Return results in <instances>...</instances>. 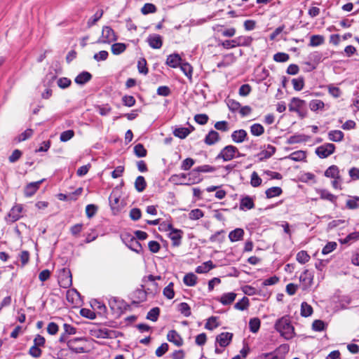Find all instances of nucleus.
<instances>
[{
	"instance_id": "44",
	"label": "nucleus",
	"mask_w": 359,
	"mask_h": 359,
	"mask_svg": "<svg viewBox=\"0 0 359 359\" xmlns=\"http://www.w3.org/2000/svg\"><path fill=\"white\" fill-rule=\"evenodd\" d=\"M72 81L70 79L67 77H57V86L61 89H65L70 86Z\"/></svg>"
},
{
	"instance_id": "58",
	"label": "nucleus",
	"mask_w": 359,
	"mask_h": 359,
	"mask_svg": "<svg viewBox=\"0 0 359 359\" xmlns=\"http://www.w3.org/2000/svg\"><path fill=\"white\" fill-rule=\"evenodd\" d=\"M292 83L293 85L294 90H302L304 86V80L302 76H299L297 79H292Z\"/></svg>"
},
{
	"instance_id": "61",
	"label": "nucleus",
	"mask_w": 359,
	"mask_h": 359,
	"mask_svg": "<svg viewBox=\"0 0 359 359\" xmlns=\"http://www.w3.org/2000/svg\"><path fill=\"white\" fill-rule=\"evenodd\" d=\"M137 69L140 74H147L148 73V68L147 67V61L144 58H141L137 62Z\"/></svg>"
},
{
	"instance_id": "55",
	"label": "nucleus",
	"mask_w": 359,
	"mask_h": 359,
	"mask_svg": "<svg viewBox=\"0 0 359 359\" xmlns=\"http://www.w3.org/2000/svg\"><path fill=\"white\" fill-rule=\"evenodd\" d=\"M189 130L187 128H178L174 130V135L181 139L185 138L189 134Z\"/></svg>"
},
{
	"instance_id": "27",
	"label": "nucleus",
	"mask_w": 359,
	"mask_h": 359,
	"mask_svg": "<svg viewBox=\"0 0 359 359\" xmlns=\"http://www.w3.org/2000/svg\"><path fill=\"white\" fill-rule=\"evenodd\" d=\"M127 46L128 45L125 43L116 42L111 45V50L114 55H118L126 50Z\"/></svg>"
},
{
	"instance_id": "39",
	"label": "nucleus",
	"mask_w": 359,
	"mask_h": 359,
	"mask_svg": "<svg viewBox=\"0 0 359 359\" xmlns=\"http://www.w3.org/2000/svg\"><path fill=\"white\" fill-rule=\"evenodd\" d=\"M103 11L102 10H98L87 22V26L88 28L91 27L92 26L95 25L97 21L102 17L103 15Z\"/></svg>"
},
{
	"instance_id": "11",
	"label": "nucleus",
	"mask_w": 359,
	"mask_h": 359,
	"mask_svg": "<svg viewBox=\"0 0 359 359\" xmlns=\"http://www.w3.org/2000/svg\"><path fill=\"white\" fill-rule=\"evenodd\" d=\"M92 77L93 76L89 72L83 71L75 77L74 82L79 86L82 87L90 81Z\"/></svg>"
},
{
	"instance_id": "30",
	"label": "nucleus",
	"mask_w": 359,
	"mask_h": 359,
	"mask_svg": "<svg viewBox=\"0 0 359 359\" xmlns=\"http://www.w3.org/2000/svg\"><path fill=\"white\" fill-rule=\"evenodd\" d=\"M96 336L102 339H111L115 337V332L107 328H102L97 330Z\"/></svg>"
},
{
	"instance_id": "37",
	"label": "nucleus",
	"mask_w": 359,
	"mask_h": 359,
	"mask_svg": "<svg viewBox=\"0 0 359 359\" xmlns=\"http://www.w3.org/2000/svg\"><path fill=\"white\" fill-rule=\"evenodd\" d=\"M147 187V182L143 176H138L135 182V189L138 192H142Z\"/></svg>"
},
{
	"instance_id": "20",
	"label": "nucleus",
	"mask_w": 359,
	"mask_h": 359,
	"mask_svg": "<svg viewBox=\"0 0 359 359\" xmlns=\"http://www.w3.org/2000/svg\"><path fill=\"white\" fill-rule=\"evenodd\" d=\"M43 180L28 184L25 189V195L27 197L33 196L39 189V186Z\"/></svg>"
},
{
	"instance_id": "46",
	"label": "nucleus",
	"mask_w": 359,
	"mask_h": 359,
	"mask_svg": "<svg viewBox=\"0 0 359 359\" xmlns=\"http://www.w3.org/2000/svg\"><path fill=\"white\" fill-rule=\"evenodd\" d=\"M250 133L255 136H260L264 133V128L259 123H254L250 126Z\"/></svg>"
},
{
	"instance_id": "4",
	"label": "nucleus",
	"mask_w": 359,
	"mask_h": 359,
	"mask_svg": "<svg viewBox=\"0 0 359 359\" xmlns=\"http://www.w3.org/2000/svg\"><path fill=\"white\" fill-rule=\"evenodd\" d=\"M121 239L126 245L131 250L137 253L142 252V247L135 236L126 233L121 235Z\"/></svg>"
},
{
	"instance_id": "42",
	"label": "nucleus",
	"mask_w": 359,
	"mask_h": 359,
	"mask_svg": "<svg viewBox=\"0 0 359 359\" xmlns=\"http://www.w3.org/2000/svg\"><path fill=\"white\" fill-rule=\"evenodd\" d=\"M266 197L269 198L278 196L282 194V189L278 187H273L268 189L266 191Z\"/></svg>"
},
{
	"instance_id": "6",
	"label": "nucleus",
	"mask_w": 359,
	"mask_h": 359,
	"mask_svg": "<svg viewBox=\"0 0 359 359\" xmlns=\"http://www.w3.org/2000/svg\"><path fill=\"white\" fill-rule=\"evenodd\" d=\"M59 284L64 288H67L72 285V273L69 269L64 268L59 274Z\"/></svg>"
},
{
	"instance_id": "22",
	"label": "nucleus",
	"mask_w": 359,
	"mask_h": 359,
	"mask_svg": "<svg viewBox=\"0 0 359 359\" xmlns=\"http://www.w3.org/2000/svg\"><path fill=\"white\" fill-rule=\"evenodd\" d=\"M245 232L241 228H236L229 233V238L231 242H236L243 239Z\"/></svg>"
},
{
	"instance_id": "29",
	"label": "nucleus",
	"mask_w": 359,
	"mask_h": 359,
	"mask_svg": "<svg viewBox=\"0 0 359 359\" xmlns=\"http://www.w3.org/2000/svg\"><path fill=\"white\" fill-rule=\"evenodd\" d=\"M325 41V38L323 35L313 34L310 37L309 46L317 47L322 45Z\"/></svg>"
},
{
	"instance_id": "15",
	"label": "nucleus",
	"mask_w": 359,
	"mask_h": 359,
	"mask_svg": "<svg viewBox=\"0 0 359 359\" xmlns=\"http://www.w3.org/2000/svg\"><path fill=\"white\" fill-rule=\"evenodd\" d=\"M22 211V206L18 204L13 206L8 213V219L11 222H15L21 217Z\"/></svg>"
},
{
	"instance_id": "21",
	"label": "nucleus",
	"mask_w": 359,
	"mask_h": 359,
	"mask_svg": "<svg viewBox=\"0 0 359 359\" xmlns=\"http://www.w3.org/2000/svg\"><path fill=\"white\" fill-rule=\"evenodd\" d=\"M220 140L219 133L215 130H210L205 136L204 142L208 145H212Z\"/></svg>"
},
{
	"instance_id": "8",
	"label": "nucleus",
	"mask_w": 359,
	"mask_h": 359,
	"mask_svg": "<svg viewBox=\"0 0 359 359\" xmlns=\"http://www.w3.org/2000/svg\"><path fill=\"white\" fill-rule=\"evenodd\" d=\"M147 42L153 49H160L163 43V38L158 34H151L147 38Z\"/></svg>"
},
{
	"instance_id": "5",
	"label": "nucleus",
	"mask_w": 359,
	"mask_h": 359,
	"mask_svg": "<svg viewBox=\"0 0 359 359\" xmlns=\"http://www.w3.org/2000/svg\"><path fill=\"white\" fill-rule=\"evenodd\" d=\"M86 340L83 338H74L67 341L68 348L74 353H85Z\"/></svg>"
},
{
	"instance_id": "25",
	"label": "nucleus",
	"mask_w": 359,
	"mask_h": 359,
	"mask_svg": "<svg viewBox=\"0 0 359 359\" xmlns=\"http://www.w3.org/2000/svg\"><path fill=\"white\" fill-rule=\"evenodd\" d=\"M215 170H216V168L213 166H211L210 165H203L201 166H198V167L194 168V170H192L189 172V175L191 176V175H197L199 172H215Z\"/></svg>"
},
{
	"instance_id": "48",
	"label": "nucleus",
	"mask_w": 359,
	"mask_h": 359,
	"mask_svg": "<svg viewBox=\"0 0 359 359\" xmlns=\"http://www.w3.org/2000/svg\"><path fill=\"white\" fill-rule=\"evenodd\" d=\"M260 320L257 318H251L249 322V327L250 332L256 333L260 327Z\"/></svg>"
},
{
	"instance_id": "64",
	"label": "nucleus",
	"mask_w": 359,
	"mask_h": 359,
	"mask_svg": "<svg viewBox=\"0 0 359 359\" xmlns=\"http://www.w3.org/2000/svg\"><path fill=\"white\" fill-rule=\"evenodd\" d=\"M109 53L107 50H100L93 55V59L97 62L104 61L107 59Z\"/></svg>"
},
{
	"instance_id": "2",
	"label": "nucleus",
	"mask_w": 359,
	"mask_h": 359,
	"mask_svg": "<svg viewBox=\"0 0 359 359\" xmlns=\"http://www.w3.org/2000/svg\"><path fill=\"white\" fill-rule=\"evenodd\" d=\"M253 38L248 36H240L233 39H226L220 41L218 43L224 49H231L236 47L244 46L248 47L252 44Z\"/></svg>"
},
{
	"instance_id": "23",
	"label": "nucleus",
	"mask_w": 359,
	"mask_h": 359,
	"mask_svg": "<svg viewBox=\"0 0 359 359\" xmlns=\"http://www.w3.org/2000/svg\"><path fill=\"white\" fill-rule=\"evenodd\" d=\"M255 206L252 198L248 196L243 197L240 202V209L241 210H247L252 209Z\"/></svg>"
},
{
	"instance_id": "1",
	"label": "nucleus",
	"mask_w": 359,
	"mask_h": 359,
	"mask_svg": "<svg viewBox=\"0 0 359 359\" xmlns=\"http://www.w3.org/2000/svg\"><path fill=\"white\" fill-rule=\"evenodd\" d=\"M274 328L285 340H290L295 336L294 328L288 316L278 319L275 323Z\"/></svg>"
},
{
	"instance_id": "9",
	"label": "nucleus",
	"mask_w": 359,
	"mask_h": 359,
	"mask_svg": "<svg viewBox=\"0 0 359 359\" xmlns=\"http://www.w3.org/2000/svg\"><path fill=\"white\" fill-rule=\"evenodd\" d=\"M168 230H170L169 233V238L172 241V245L179 246L181 243L182 238V231L180 229H173L171 224H168L167 226Z\"/></svg>"
},
{
	"instance_id": "52",
	"label": "nucleus",
	"mask_w": 359,
	"mask_h": 359,
	"mask_svg": "<svg viewBox=\"0 0 359 359\" xmlns=\"http://www.w3.org/2000/svg\"><path fill=\"white\" fill-rule=\"evenodd\" d=\"M160 313V309L158 307H154L151 309L147 315V318L155 322L158 320V318L159 316Z\"/></svg>"
},
{
	"instance_id": "51",
	"label": "nucleus",
	"mask_w": 359,
	"mask_h": 359,
	"mask_svg": "<svg viewBox=\"0 0 359 359\" xmlns=\"http://www.w3.org/2000/svg\"><path fill=\"white\" fill-rule=\"evenodd\" d=\"M297 260L300 264H305L310 259V256L305 250H301L297 254Z\"/></svg>"
},
{
	"instance_id": "13",
	"label": "nucleus",
	"mask_w": 359,
	"mask_h": 359,
	"mask_svg": "<svg viewBox=\"0 0 359 359\" xmlns=\"http://www.w3.org/2000/svg\"><path fill=\"white\" fill-rule=\"evenodd\" d=\"M102 37L105 38L106 40H108L109 43L112 41H116L118 40L116 34L110 26H104L102 27Z\"/></svg>"
},
{
	"instance_id": "14",
	"label": "nucleus",
	"mask_w": 359,
	"mask_h": 359,
	"mask_svg": "<svg viewBox=\"0 0 359 359\" xmlns=\"http://www.w3.org/2000/svg\"><path fill=\"white\" fill-rule=\"evenodd\" d=\"M269 76V71L265 67H261L258 66L255 69L254 76L257 82H261L265 81Z\"/></svg>"
},
{
	"instance_id": "24",
	"label": "nucleus",
	"mask_w": 359,
	"mask_h": 359,
	"mask_svg": "<svg viewBox=\"0 0 359 359\" xmlns=\"http://www.w3.org/2000/svg\"><path fill=\"white\" fill-rule=\"evenodd\" d=\"M276 151V148L271 145L268 144L266 148L258 154V157L260 161H263L264 159H266L270 158Z\"/></svg>"
},
{
	"instance_id": "35",
	"label": "nucleus",
	"mask_w": 359,
	"mask_h": 359,
	"mask_svg": "<svg viewBox=\"0 0 359 359\" xmlns=\"http://www.w3.org/2000/svg\"><path fill=\"white\" fill-rule=\"evenodd\" d=\"M306 157V153L304 151L299 150L292 152L286 158L290 159L294 161H301Z\"/></svg>"
},
{
	"instance_id": "28",
	"label": "nucleus",
	"mask_w": 359,
	"mask_h": 359,
	"mask_svg": "<svg viewBox=\"0 0 359 359\" xmlns=\"http://www.w3.org/2000/svg\"><path fill=\"white\" fill-rule=\"evenodd\" d=\"M236 297V294L234 292L224 293L219 299V302L223 305H229L233 303Z\"/></svg>"
},
{
	"instance_id": "36",
	"label": "nucleus",
	"mask_w": 359,
	"mask_h": 359,
	"mask_svg": "<svg viewBox=\"0 0 359 359\" xmlns=\"http://www.w3.org/2000/svg\"><path fill=\"white\" fill-rule=\"evenodd\" d=\"M309 62L318 65L320 62H323V54L318 51H313L309 55Z\"/></svg>"
},
{
	"instance_id": "3",
	"label": "nucleus",
	"mask_w": 359,
	"mask_h": 359,
	"mask_svg": "<svg viewBox=\"0 0 359 359\" xmlns=\"http://www.w3.org/2000/svg\"><path fill=\"white\" fill-rule=\"evenodd\" d=\"M241 156L237 147L233 145H227L220 151L216 156V159H222L224 161H229L236 157H240Z\"/></svg>"
},
{
	"instance_id": "34",
	"label": "nucleus",
	"mask_w": 359,
	"mask_h": 359,
	"mask_svg": "<svg viewBox=\"0 0 359 359\" xmlns=\"http://www.w3.org/2000/svg\"><path fill=\"white\" fill-rule=\"evenodd\" d=\"M328 138L333 142H341L344 138V133L339 130H331L328 133Z\"/></svg>"
},
{
	"instance_id": "17",
	"label": "nucleus",
	"mask_w": 359,
	"mask_h": 359,
	"mask_svg": "<svg viewBox=\"0 0 359 359\" xmlns=\"http://www.w3.org/2000/svg\"><path fill=\"white\" fill-rule=\"evenodd\" d=\"M167 339L173 343L177 346H181L183 344V339L177 331L172 330L168 332Z\"/></svg>"
},
{
	"instance_id": "41",
	"label": "nucleus",
	"mask_w": 359,
	"mask_h": 359,
	"mask_svg": "<svg viewBox=\"0 0 359 359\" xmlns=\"http://www.w3.org/2000/svg\"><path fill=\"white\" fill-rule=\"evenodd\" d=\"M157 10L156 6L151 3H146L141 8V12L143 15H148L154 13Z\"/></svg>"
},
{
	"instance_id": "12",
	"label": "nucleus",
	"mask_w": 359,
	"mask_h": 359,
	"mask_svg": "<svg viewBox=\"0 0 359 359\" xmlns=\"http://www.w3.org/2000/svg\"><path fill=\"white\" fill-rule=\"evenodd\" d=\"M182 59L179 53H174L168 56L165 64L172 68H177L180 66Z\"/></svg>"
},
{
	"instance_id": "38",
	"label": "nucleus",
	"mask_w": 359,
	"mask_h": 359,
	"mask_svg": "<svg viewBox=\"0 0 359 359\" xmlns=\"http://www.w3.org/2000/svg\"><path fill=\"white\" fill-rule=\"evenodd\" d=\"M359 240V231H354L346 236L344 239L340 240L341 244H347Z\"/></svg>"
},
{
	"instance_id": "47",
	"label": "nucleus",
	"mask_w": 359,
	"mask_h": 359,
	"mask_svg": "<svg viewBox=\"0 0 359 359\" xmlns=\"http://www.w3.org/2000/svg\"><path fill=\"white\" fill-rule=\"evenodd\" d=\"M249 306V299L248 297H244L241 300L235 304L234 308L237 310L244 311Z\"/></svg>"
},
{
	"instance_id": "49",
	"label": "nucleus",
	"mask_w": 359,
	"mask_h": 359,
	"mask_svg": "<svg viewBox=\"0 0 359 359\" xmlns=\"http://www.w3.org/2000/svg\"><path fill=\"white\" fill-rule=\"evenodd\" d=\"M219 325L217 322V318L215 317V316H212L207 320V322L205 325V327L207 330H212L215 329L216 327H217Z\"/></svg>"
},
{
	"instance_id": "62",
	"label": "nucleus",
	"mask_w": 359,
	"mask_h": 359,
	"mask_svg": "<svg viewBox=\"0 0 359 359\" xmlns=\"http://www.w3.org/2000/svg\"><path fill=\"white\" fill-rule=\"evenodd\" d=\"M134 152L137 157H144L147 155V150L142 144L135 146Z\"/></svg>"
},
{
	"instance_id": "7",
	"label": "nucleus",
	"mask_w": 359,
	"mask_h": 359,
	"mask_svg": "<svg viewBox=\"0 0 359 359\" xmlns=\"http://www.w3.org/2000/svg\"><path fill=\"white\" fill-rule=\"evenodd\" d=\"M335 146L332 143H326L318 147L316 150V154L320 158H327L334 152Z\"/></svg>"
},
{
	"instance_id": "31",
	"label": "nucleus",
	"mask_w": 359,
	"mask_h": 359,
	"mask_svg": "<svg viewBox=\"0 0 359 359\" xmlns=\"http://www.w3.org/2000/svg\"><path fill=\"white\" fill-rule=\"evenodd\" d=\"M215 267L212 261H208L203 263L201 265L198 266L196 269V272L197 273H205L210 271Z\"/></svg>"
},
{
	"instance_id": "53",
	"label": "nucleus",
	"mask_w": 359,
	"mask_h": 359,
	"mask_svg": "<svg viewBox=\"0 0 359 359\" xmlns=\"http://www.w3.org/2000/svg\"><path fill=\"white\" fill-rule=\"evenodd\" d=\"M74 136L73 130H67L60 134V140L61 142H65L70 140Z\"/></svg>"
},
{
	"instance_id": "56",
	"label": "nucleus",
	"mask_w": 359,
	"mask_h": 359,
	"mask_svg": "<svg viewBox=\"0 0 359 359\" xmlns=\"http://www.w3.org/2000/svg\"><path fill=\"white\" fill-rule=\"evenodd\" d=\"M337 247L336 242L332 241L328 242L322 250V254L328 255L329 253L334 251Z\"/></svg>"
},
{
	"instance_id": "40",
	"label": "nucleus",
	"mask_w": 359,
	"mask_h": 359,
	"mask_svg": "<svg viewBox=\"0 0 359 359\" xmlns=\"http://www.w3.org/2000/svg\"><path fill=\"white\" fill-rule=\"evenodd\" d=\"M67 299L72 304H77L79 300V293L75 290H68L67 292Z\"/></svg>"
},
{
	"instance_id": "18",
	"label": "nucleus",
	"mask_w": 359,
	"mask_h": 359,
	"mask_svg": "<svg viewBox=\"0 0 359 359\" xmlns=\"http://www.w3.org/2000/svg\"><path fill=\"white\" fill-rule=\"evenodd\" d=\"M233 337V334L230 332H222L219 334L216 341L219 343V344L222 347H226L228 346L231 341Z\"/></svg>"
},
{
	"instance_id": "33",
	"label": "nucleus",
	"mask_w": 359,
	"mask_h": 359,
	"mask_svg": "<svg viewBox=\"0 0 359 359\" xmlns=\"http://www.w3.org/2000/svg\"><path fill=\"white\" fill-rule=\"evenodd\" d=\"M325 176L330 178H339L340 176L339 168L337 165L330 166L325 172Z\"/></svg>"
},
{
	"instance_id": "16",
	"label": "nucleus",
	"mask_w": 359,
	"mask_h": 359,
	"mask_svg": "<svg viewBox=\"0 0 359 359\" xmlns=\"http://www.w3.org/2000/svg\"><path fill=\"white\" fill-rule=\"evenodd\" d=\"M313 275L308 271L305 270L299 276V280L302 283L303 290H306L311 286L313 282Z\"/></svg>"
},
{
	"instance_id": "43",
	"label": "nucleus",
	"mask_w": 359,
	"mask_h": 359,
	"mask_svg": "<svg viewBox=\"0 0 359 359\" xmlns=\"http://www.w3.org/2000/svg\"><path fill=\"white\" fill-rule=\"evenodd\" d=\"M325 106L323 102L320 100H311L309 103V108L311 111H317L318 110H322Z\"/></svg>"
},
{
	"instance_id": "63",
	"label": "nucleus",
	"mask_w": 359,
	"mask_h": 359,
	"mask_svg": "<svg viewBox=\"0 0 359 359\" xmlns=\"http://www.w3.org/2000/svg\"><path fill=\"white\" fill-rule=\"evenodd\" d=\"M179 311L186 317H189L191 315V309L187 303H180L179 304Z\"/></svg>"
},
{
	"instance_id": "45",
	"label": "nucleus",
	"mask_w": 359,
	"mask_h": 359,
	"mask_svg": "<svg viewBox=\"0 0 359 359\" xmlns=\"http://www.w3.org/2000/svg\"><path fill=\"white\" fill-rule=\"evenodd\" d=\"M273 59L277 62H285L289 60L290 55L286 53L278 52L273 55Z\"/></svg>"
},
{
	"instance_id": "19",
	"label": "nucleus",
	"mask_w": 359,
	"mask_h": 359,
	"mask_svg": "<svg viewBox=\"0 0 359 359\" xmlns=\"http://www.w3.org/2000/svg\"><path fill=\"white\" fill-rule=\"evenodd\" d=\"M247 132L243 129L235 130L231 134L232 140L235 143L243 142L247 139Z\"/></svg>"
},
{
	"instance_id": "54",
	"label": "nucleus",
	"mask_w": 359,
	"mask_h": 359,
	"mask_svg": "<svg viewBox=\"0 0 359 359\" xmlns=\"http://www.w3.org/2000/svg\"><path fill=\"white\" fill-rule=\"evenodd\" d=\"M203 212L201 209L196 208L190 211L189 217L190 219L196 220L203 217Z\"/></svg>"
},
{
	"instance_id": "10",
	"label": "nucleus",
	"mask_w": 359,
	"mask_h": 359,
	"mask_svg": "<svg viewBox=\"0 0 359 359\" xmlns=\"http://www.w3.org/2000/svg\"><path fill=\"white\" fill-rule=\"evenodd\" d=\"M45 90H51L57 86V76L55 73L50 72L46 74L43 79Z\"/></svg>"
},
{
	"instance_id": "60",
	"label": "nucleus",
	"mask_w": 359,
	"mask_h": 359,
	"mask_svg": "<svg viewBox=\"0 0 359 359\" xmlns=\"http://www.w3.org/2000/svg\"><path fill=\"white\" fill-rule=\"evenodd\" d=\"M163 294L169 299L174 298L175 292L173 290V283H170L163 290Z\"/></svg>"
},
{
	"instance_id": "57",
	"label": "nucleus",
	"mask_w": 359,
	"mask_h": 359,
	"mask_svg": "<svg viewBox=\"0 0 359 359\" xmlns=\"http://www.w3.org/2000/svg\"><path fill=\"white\" fill-rule=\"evenodd\" d=\"M33 130L28 128L26 130H25L23 133L20 134L18 137L16 138L17 141L18 142L25 141L26 140L31 137L33 135Z\"/></svg>"
},
{
	"instance_id": "26",
	"label": "nucleus",
	"mask_w": 359,
	"mask_h": 359,
	"mask_svg": "<svg viewBox=\"0 0 359 359\" xmlns=\"http://www.w3.org/2000/svg\"><path fill=\"white\" fill-rule=\"evenodd\" d=\"M304 104V100L294 97L292 99L290 103L289 104V106H288L289 110L290 111L299 112L300 109L302 108Z\"/></svg>"
},
{
	"instance_id": "50",
	"label": "nucleus",
	"mask_w": 359,
	"mask_h": 359,
	"mask_svg": "<svg viewBox=\"0 0 359 359\" xmlns=\"http://www.w3.org/2000/svg\"><path fill=\"white\" fill-rule=\"evenodd\" d=\"M313 313V308L306 302H302L301 305V315L304 317L310 316Z\"/></svg>"
},
{
	"instance_id": "59",
	"label": "nucleus",
	"mask_w": 359,
	"mask_h": 359,
	"mask_svg": "<svg viewBox=\"0 0 359 359\" xmlns=\"http://www.w3.org/2000/svg\"><path fill=\"white\" fill-rule=\"evenodd\" d=\"M179 67H180L181 70L187 76H191L193 72L192 67L188 62L182 61Z\"/></svg>"
},
{
	"instance_id": "32",
	"label": "nucleus",
	"mask_w": 359,
	"mask_h": 359,
	"mask_svg": "<svg viewBox=\"0 0 359 359\" xmlns=\"http://www.w3.org/2000/svg\"><path fill=\"white\" fill-rule=\"evenodd\" d=\"M198 278L194 273H189L184 276V283L189 287H193L196 285Z\"/></svg>"
}]
</instances>
